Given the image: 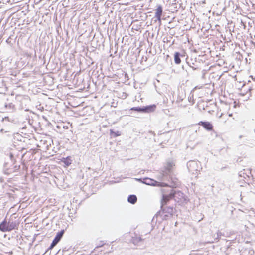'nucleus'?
<instances>
[{
	"instance_id": "2",
	"label": "nucleus",
	"mask_w": 255,
	"mask_h": 255,
	"mask_svg": "<svg viewBox=\"0 0 255 255\" xmlns=\"http://www.w3.org/2000/svg\"><path fill=\"white\" fill-rule=\"evenodd\" d=\"M232 119H234L232 114L229 113H221L219 117V122L223 124L231 121Z\"/></svg>"
},
{
	"instance_id": "1",
	"label": "nucleus",
	"mask_w": 255,
	"mask_h": 255,
	"mask_svg": "<svg viewBox=\"0 0 255 255\" xmlns=\"http://www.w3.org/2000/svg\"><path fill=\"white\" fill-rule=\"evenodd\" d=\"M16 225L14 222H7L6 220H4L0 224V230L2 232H7L11 231L15 228Z\"/></svg>"
},
{
	"instance_id": "4",
	"label": "nucleus",
	"mask_w": 255,
	"mask_h": 255,
	"mask_svg": "<svg viewBox=\"0 0 255 255\" xmlns=\"http://www.w3.org/2000/svg\"><path fill=\"white\" fill-rule=\"evenodd\" d=\"M198 125L202 126L205 129L209 131L212 130L213 129V126L212 124L209 122L200 121L198 123Z\"/></svg>"
},
{
	"instance_id": "11",
	"label": "nucleus",
	"mask_w": 255,
	"mask_h": 255,
	"mask_svg": "<svg viewBox=\"0 0 255 255\" xmlns=\"http://www.w3.org/2000/svg\"><path fill=\"white\" fill-rule=\"evenodd\" d=\"M131 111H134L140 112H143V107H132L130 109Z\"/></svg>"
},
{
	"instance_id": "13",
	"label": "nucleus",
	"mask_w": 255,
	"mask_h": 255,
	"mask_svg": "<svg viewBox=\"0 0 255 255\" xmlns=\"http://www.w3.org/2000/svg\"><path fill=\"white\" fill-rule=\"evenodd\" d=\"M116 135L119 136V135H120V134H117Z\"/></svg>"
},
{
	"instance_id": "3",
	"label": "nucleus",
	"mask_w": 255,
	"mask_h": 255,
	"mask_svg": "<svg viewBox=\"0 0 255 255\" xmlns=\"http://www.w3.org/2000/svg\"><path fill=\"white\" fill-rule=\"evenodd\" d=\"M64 230H62L57 234L56 237L53 240L50 246L49 247V249L51 250L58 243V242L60 240L61 238H62L64 234Z\"/></svg>"
},
{
	"instance_id": "6",
	"label": "nucleus",
	"mask_w": 255,
	"mask_h": 255,
	"mask_svg": "<svg viewBox=\"0 0 255 255\" xmlns=\"http://www.w3.org/2000/svg\"><path fill=\"white\" fill-rule=\"evenodd\" d=\"M172 195H163L161 200V206L165 205L167 202L171 199Z\"/></svg>"
},
{
	"instance_id": "12",
	"label": "nucleus",
	"mask_w": 255,
	"mask_h": 255,
	"mask_svg": "<svg viewBox=\"0 0 255 255\" xmlns=\"http://www.w3.org/2000/svg\"><path fill=\"white\" fill-rule=\"evenodd\" d=\"M154 185H156L157 186H160V187H165L167 186V184L164 183H160V182H156V184Z\"/></svg>"
},
{
	"instance_id": "10",
	"label": "nucleus",
	"mask_w": 255,
	"mask_h": 255,
	"mask_svg": "<svg viewBox=\"0 0 255 255\" xmlns=\"http://www.w3.org/2000/svg\"><path fill=\"white\" fill-rule=\"evenodd\" d=\"M180 53L179 52H175L174 54V61L176 64H179L181 61L180 58Z\"/></svg>"
},
{
	"instance_id": "8",
	"label": "nucleus",
	"mask_w": 255,
	"mask_h": 255,
	"mask_svg": "<svg viewBox=\"0 0 255 255\" xmlns=\"http://www.w3.org/2000/svg\"><path fill=\"white\" fill-rule=\"evenodd\" d=\"M61 161L65 164V167L69 166L72 163L71 157L68 156L66 158H63L61 159Z\"/></svg>"
},
{
	"instance_id": "9",
	"label": "nucleus",
	"mask_w": 255,
	"mask_h": 255,
	"mask_svg": "<svg viewBox=\"0 0 255 255\" xmlns=\"http://www.w3.org/2000/svg\"><path fill=\"white\" fill-rule=\"evenodd\" d=\"M128 201L131 204H135L137 201V197L134 195H131L128 198Z\"/></svg>"
},
{
	"instance_id": "5",
	"label": "nucleus",
	"mask_w": 255,
	"mask_h": 255,
	"mask_svg": "<svg viewBox=\"0 0 255 255\" xmlns=\"http://www.w3.org/2000/svg\"><path fill=\"white\" fill-rule=\"evenodd\" d=\"M162 14V7L161 5L157 6L155 12V17L159 21H161V17Z\"/></svg>"
},
{
	"instance_id": "7",
	"label": "nucleus",
	"mask_w": 255,
	"mask_h": 255,
	"mask_svg": "<svg viewBox=\"0 0 255 255\" xmlns=\"http://www.w3.org/2000/svg\"><path fill=\"white\" fill-rule=\"evenodd\" d=\"M156 108V106L155 104L149 105L146 107H143V112L144 113H149L153 112L155 111Z\"/></svg>"
}]
</instances>
